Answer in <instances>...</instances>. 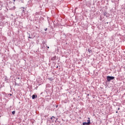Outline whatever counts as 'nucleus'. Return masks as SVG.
Segmentation results:
<instances>
[{
	"instance_id": "1",
	"label": "nucleus",
	"mask_w": 125,
	"mask_h": 125,
	"mask_svg": "<svg viewBox=\"0 0 125 125\" xmlns=\"http://www.w3.org/2000/svg\"><path fill=\"white\" fill-rule=\"evenodd\" d=\"M114 79H115V77H113V76H108L106 77L107 81L108 82H111V81L114 80Z\"/></svg>"
},
{
	"instance_id": "7",
	"label": "nucleus",
	"mask_w": 125,
	"mask_h": 125,
	"mask_svg": "<svg viewBox=\"0 0 125 125\" xmlns=\"http://www.w3.org/2000/svg\"><path fill=\"white\" fill-rule=\"evenodd\" d=\"M54 119H55V117L54 116H52V117L50 118V120H54Z\"/></svg>"
},
{
	"instance_id": "9",
	"label": "nucleus",
	"mask_w": 125,
	"mask_h": 125,
	"mask_svg": "<svg viewBox=\"0 0 125 125\" xmlns=\"http://www.w3.org/2000/svg\"><path fill=\"white\" fill-rule=\"evenodd\" d=\"M22 12H23V13H25V12H26V11L25 10L23 9Z\"/></svg>"
},
{
	"instance_id": "8",
	"label": "nucleus",
	"mask_w": 125,
	"mask_h": 125,
	"mask_svg": "<svg viewBox=\"0 0 125 125\" xmlns=\"http://www.w3.org/2000/svg\"><path fill=\"white\" fill-rule=\"evenodd\" d=\"M106 15H107V13L104 12V16H106Z\"/></svg>"
},
{
	"instance_id": "10",
	"label": "nucleus",
	"mask_w": 125,
	"mask_h": 125,
	"mask_svg": "<svg viewBox=\"0 0 125 125\" xmlns=\"http://www.w3.org/2000/svg\"><path fill=\"white\" fill-rule=\"evenodd\" d=\"M28 39H32V37H31V36H30V34L29 35Z\"/></svg>"
},
{
	"instance_id": "3",
	"label": "nucleus",
	"mask_w": 125,
	"mask_h": 125,
	"mask_svg": "<svg viewBox=\"0 0 125 125\" xmlns=\"http://www.w3.org/2000/svg\"><path fill=\"white\" fill-rule=\"evenodd\" d=\"M38 97V96L37 95H32V99H35V98H37Z\"/></svg>"
},
{
	"instance_id": "11",
	"label": "nucleus",
	"mask_w": 125,
	"mask_h": 125,
	"mask_svg": "<svg viewBox=\"0 0 125 125\" xmlns=\"http://www.w3.org/2000/svg\"><path fill=\"white\" fill-rule=\"evenodd\" d=\"M88 52H89V53L91 52V50H89V49H88Z\"/></svg>"
},
{
	"instance_id": "17",
	"label": "nucleus",
	"mask_w": 125,
	"mask_h": 125,
	"mask_svg": "<svg viewBox=\"0 0 125 125\" xmlns=\"http://www.w3.org/2000/svg\"><path fill=\"white\" fill-rule=\"evenodd\" d=\"M10 95L12 96V95L11 94H10Z\"/></svg>"
},
{
	"instance_id": "18",
	"label": "nucleus",
	"mask_w": 125,
	"mask_h": 125,
	"mask_svg": "<svg viewBox=\"0 0 125 125\" xmlns=\"http://www.w3.org/2000/svg\"><path fill=\"white\" fill-rule=\"evenodd\" d=\"M116 113H118V111H116Z\"/></svg>"
},
{
	"instance_id": "14",
	"label": "nucleus",
	"mask_w": 125,
	"mask_h": 125,
	"mask_svg": "<svg viewBox=\"0 0 125 125\" xmlns=\"http://www.w3.org/2000/svg\"><path fill=\"white\" fill-rule=\"evenodd\" d=\"M15 0H13V1L15 2Z\"/></svg>"
},
{
	"instance_id": "4",
	"label": "nucleus",
	"mask_w": 125,
	"mask_h": 125,
	"mask_svg": "<svg viewBox=\"0 0 125 125\" xmlns=\"http://www.w3.org/2000/svg\"><path fill=\"white\" fill-rule=\"evenodd\" d=\"M87 123L88 124L90 125V118H88V120H87Z\"/></svg>"
},
{
	"instance_id": "12",
	"label": "nucleus",
	"mask_w": 125,
	"mask_h": 125,
	"mask_svg": "<svg viewBox=\"0 0 125 125\" xmlns=\"http://www.w3.org/2000/svg\"><path fill=\"white\" fill-rule=\"evenodd\" d=\"M47 28L44 29V31H47Z\"/></svg>"
},
{
	"instance_id": "5",
	"label": "nucleus",
	"mask_w": 125,
	"mask_h": 125,
	"mask_svg": "<svg viewBox=\"0 0 125 125\" xmlns=\"http://www.w3.org/2000/svg\"><path fill=\"white\" fill-rule=\"evenodd\" d=\"M83 125H89L87 122H83Z\"/></svg>"
},
{
	"instance_id": "6",
	"label": "nucleus",
	"mask_w": 125,
	"mask_h": 125,
	"mask_svg": "<svg viewBox=\"0 0 125 125\" xmlns=\"http://www.w3.org/2000/svg\"><path fill=\"white\" fill-rule=\"evenodd\" d=\"M15 113H16L15 111H13L12 112V115H15Z\"/></svg>"
},
{
	"instance_id": "15",
	"label": "nucleus",
	"mask_w": 125,
	"mask_h": 125,
	"mask_svg": "<svg viewBox=\"0 0 125 125\" xmlns=\"http://www.w3.org/2000/svg\"><path fill=\"white\" fill-rule=\"evenodd\" d=\"M118 110H120V108H118Z\"/></svg>"
},
{
	"instance_id": "2",
	"label": "nucleus",
	"mask_w": 125,
	"mask_h": 125,
	"mask_svg": "<svg viewBox=\"0 0 125 125\" xmlns=\"http://www.w3.org/2000/svg\"><path fill=\"white\" fill-rule=\"evenodd\" d=\"M55 59H56V56H54V57H52L51 59V60L52 61H54V60H55Z\"/></svg>"
},
{
	"instance_id": "19",
	"label": "nucleus",
	"mask_w": 125,
	"mask_h": 125,
	"mask_svg": "<svg viewBox=\"0 0 125 125\" xmlns=\"http://www.w3.org/2000/svg\"><path fill=\"white\" fill-rule=\"evenodd\" d=\"M22 8H23V9H24V7H23Z\"/></svg>"
},
{
	"instance_id": "16",
	"label": "nucleus",
	"mask_w": 125,
	"mask_h": 125,
	"mask_svg": "<svg viewBox=\"0 0 125 125\" xmlns=\"http://www.w3.org/2000/svg\"><path fill=\"white\" fill-rule=\"evenodd\" d=\"M47 48H49V47L48 46V47H47Z\"/></svg>"
},
{
	"instance_id": "13",
	"label": "nucleus",
	"mask_w": 125,
	"mask_h": 125,
	"mask_svg": "<svg viewBox=\"0 0 125 125\" xmlns=\"http://www.w3.org/2000/svg\"><path fill=\"white\" fill-rule=\"evenodd\" d=\"M87 96H89V94H88L87 95Z\"/></svg>"
}]
</instances>
